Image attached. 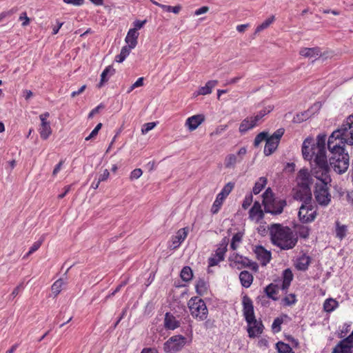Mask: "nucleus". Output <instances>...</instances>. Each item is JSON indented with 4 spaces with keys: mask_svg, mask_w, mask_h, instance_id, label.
I'll use <instances>...</instances> for the list:
<instances>
[{
    "mask_svg": "<svg viewBox=\"0 0 353 353\" xmlns=\"http://www.w3.org/2000/svg\"><path fill=\"white\" fill-rule=\"evenodd\" d=\"M326 135L317 136L316 142L313 139L307 138L302 145V154L304 159L310 161L311 174L316 179V182L330 183V166L326 155Z\"/></svg>",
    "mask_w": 353,
    "mask_h": 353,
    "instance_id": "obj_1",
    "label": "nucleus"
},
{
    "mask_svg": "<svg viewBox=\"0 0 353 353\" xmlns=\"http://www.w3.org/2000/svg\"><path fill=\"white\" fill-rule=\"evenodd\" d=\"M271 241L274 245L281 250H290L294 248L298 241L296 234L288 227L274 224L270 228Z\"/></svg>",
    "mask_w": 353,
    "mask_h": 353,
    "instance_id": "obj_2",
    "label": "nucleus"
},
{
    "mask_svg": "<svg viewBox=\"0 0 353 353\" xmlns=\"http://www.w3.org/2000/svg\"><path fill=\"white\" fill-rule=\"evenodd\" d=\"M327 142H330L332 149L336 146V144L343 147L345 144L353 145V114L331 134Z\"/></svg>",
    "mask_w": 353,
    "mask_h": 353,
    "instance_id": "obj_3",
    "label": "nucleus"
},
{
    "mask_svg": "<svg viewBox=\"0 0 353 353\" xmlns=\"http://www.w3.org/2000/svg\"><path fill=\"white\" fill-rule=\"evenodd\" d=\"M327 148L330 152L329 158L330 168L339 174L345 173L350 165L349 155L345 152V147L336 144V146L332 149L330 142H327Z\"/></svg>",
    "mask_w": 353,
    "mask_h": 353,
    "instance_id": "obj_4",
    "label": "nucleus"
},
{
    "mask_svg": "<svg viewBox=\"0 0 353 353\" xmlns=\"http://www.w3.org/2000/svg\"><path fill=\"white\" fill-rule=\"evenodd\" d=\"M263 204L265 212L280 214L287 203L285 199L274 197L271 188H268L263 194Z\"/></svg>",
    "mask_w": 353,
    "mask_h": 353,
    "instance_id": "obj_5",
    "label": "nucleus"
},
{
    "mask_svg": "<svg viewBox=\"0 0 353 353\" xmlns=\"http://www.w3.org/2000/svg\"><path fill=\"white\" fill-rule=\"evenodd\" d=\"M188 305L190 312L194 319L203 321L208 317V310L201 299L197 296L192 297L189 300Z\"/></svg>",
    "mask_w": 353,
    "mask_h": 353,
    "instance_id": "obj_6",
    "label": "nucleus"
},
{
    "mask_svg": "<svg viewBox=\"0 0 353 353\" xmlns=\"http://www.w3.org/2000/svg\"><path fill=\"white\" fill-rule=\"evenodd\" d=\"M328 183L325 182H315L314 196L316 202L322 206L328 205L331 201V194L327 187Z\"/></svg>",
    "mask_w": 353,
    "mask_h": 353,
    "instance_id": "obj_7",
    "label": "nucleus"
},
{
    "mask_svg": "<svg viewBox=\"0 0 353 353\" xmlns=\"http://www.w3.org/2000/svg\"><path fill=\"white\" fill-rule=\"evenodd\" d=\"M186 343V338L182 335L170 337L163 344V350L166 353H176L181 351Z\"/></svg>",
    "mask_w": 353,
    "mask_h": 353,
    "instance_id": "obj_8",
    "label": "nucleus"
},
{
    "mask_svg": "<svg viewBox=\"0 0 353 353\" xmlns=\"http://www.w3.org/2000/svg\"><path fill=\"white\" fill-rule=\"evenodd\" d=\"M317 215L316 208L311 202L303 203L299 211V217L302 223L313 221Z\"/></svg>",
    "mask_w": 353,
    "mask_h": 353,
    "instance_id": "obj_9",
    "label": "nucleus"
},
{
    "mask_svg": "<svg viewBox=\"0 0 353 353\" xmlns=\"http://www.w3.org/2000/svg\"><path fill=\"white\" fill-rule=\"evenodd\" d=\"M283 133L284 130L283 128H280L274 132L272 136L268 138L264 148V154L266 156H269L272 154L277 148L280 139L283 135Z\"/></svg>",
    "mask_w": 353,
    "mask_h": 353,
    "instance_id": "obj_10",
    "label": "nucleus"
},
{
    "mask_svg": "<svg viewBox=\"0 0 353 353\" xmlns=\"http://www.w3.org/2000/svg\"><path fill=\"white\" fill-rule=\"evenodd\" d=\"M230 261L234 264L237 269L243 268H250L252 270L256 272L258 270V265L250 261L247 257L243 256L238 254H233L229 258Z\"/></svg>",
    "mask_w": 353,
    "mask_h": 353,
    "instance_id": "obj_11",
    "label": "nucleus"
},
{
    "mask_svg": "<svg viewBox=\"0 0 353 353\" xmlns=\"http://www.w3.org/2000/svg\"><path fill=\"white\" fill-rule=\"evenodd\" d=\"M243 312L247 323H250L255 319L254 306L251 299L245 295L242 299Z\"/></svg>",
    "mask_w": 353,
    "mask_h": 353,
    "instance_id": "obj_12",
    "label": "nucleus"
},
{
    "mask_svg": "<svg viewBox=\"0 0 353 353\" xmlns=\"http://www.w3.org/2000/svg\"><path fill=\"white\" fill-rule=\"evenodd\" d=\"M311 173L307 169H301L299 171L296 176V185L310 188L314 180Z\"/></svg>",
    "mask_w": 353,
    "mask_h": 353,
    "instance_id": "obj_13",
    "label": "nucleus"
},
{
    "mask_svg": "<svg viewBox=\"0 0 353 353\" xmlns=\"http://www.w3.org/2000/svg\"><path fill=\"white\" fill-rule=\"evenodd\" d=\"M293 190L294 199L301 201L302 203L312 202L311 188L296 185Z\"/></svg>",
    "mask_w": 353,
    "mask_h": 353,
    "instance_id": "obj_14",
    "label": "nucleus"
},
{
    "mask_svg": "<svg viewBox=\"0 0 353 353\" xmlns=\"http://www.w3.org/2000/svg\"><path fill=\"white\" fill-rule=\"evenodd\" d=\"M49 116L50 114L48 112H45L39 116L41 122L39 128V133L41 138L44 140L47 139L52 134L50 123L47 121Z\"/></svg>",
    "mask_w": 353,
    "mask_h": 353,
    "instance_id": "obj_15",
    "label": "nucleus"
},
{
    "mask_svg": "<svg viewBox=\"0 0 353 353\" xmlns=\"http://www.w3.org/2000/svg\"><path fill=\"white\" fill-rule=\"evenodd\" d=\"M254 251L261 265L265 266L270 261L271 252L265 250L263 246H256Z\"/></svg>",
    "mask_w": 353,
    "mask_h": 353,
    "instance_id": "obj_16",
    "label": "nucleus"
},
{
    "mask_svg": "<svg viewBox=\"0 0 353 353\" xmlns=\"http://www.w3.org/2000/svg\"><path fill=\"white\" fill-rule=\"evenodd\" d=\"M251 321V323H248L247 330L249 337L254 338L263 332V326L262 323L257 321L256 319Z\"/></svg>",
    "mask_w": 353,
    "mask_h": 353,
    "instance_id": "obj_17",
    "label": "nucleus"
},
{
    "mask_svg": "<svg viewBox=\"0 0 353 353\" xmlns=\"http://www.w3.org/2000/svg\"><path fill=\"white\" fill-rule=\"evenodd\" d=\"M205 120V117L203 114H196L192 116L185 121V126L188 127L189 130L193 131L196 130L199 125H201Z\"/></svg>",
    "mask_w": 353,
    "mask_h": 353,
    "instance_id": "obj_18",
    "label": "nucleus"
},
{
    "mask_svg": "<svg viewBox=\"0 0 353 353\" xmlns=\"http://www.w3.org/2000/svg\"><path fill=\"white\" fill-rule=\"evenodd\" d=\"M188 232L185 228L180 229L176 234L174 236L172 237L171 244L170 247L174 250L179 247L181 243L187 237Z\"/></svg>",
    "mask_w": 353,
    "mask_h": 353,
    "instance_id": "obj_19",
    "label": "nucleus"
},
{
    "mask_svg": "<svg viewBox=\"0 0 353 353\" xmlns=\"http://www.w3.org/2000/svg\"><path fill=\"white\" fill-rule=\"evenodd\" d=\"M250 219L256 222H259L263 217V212L261 210V204L256 201L249 212Z\"/></svg>",
    "mask_w": 353,
    "mask_h": 353,
    "instance_id": "obj_20",
    "label": "nucleus"
},
{
    "mask_svg": "<svg viewBox=\"0 0 353 353\" xmlns=\"http://www.w3.org/2000/svg\"><path fill=\"white\" fill-rule=\"evenodd\" d=\"M299 54L304 57L314 59L322 55L321 50L318 47L302 48Z\"/></svg>",
    "mask_w": 353,
    "mask_h": 353,
    "instance_id": "obj_21",
    "label": "nucleus"
},
{
    "mask_svg": "<svg viewBox=\"0 0 353 353\" xmlns=\"http://www.w3.org/2000/svg\"><path fill=\"white\" fill-rule=\"evenodd\" d=\"M179 321H178L172 314H170L168 312L165 314L164 319V326L166 329L173 330L179 327Z\"/></svg>",
    "mask_w": 353,
    "mask_h": 353,
    "instance_id": "obj_22",
    "label": "nucleus"
},
{
    "mask_svg": "<svg viewBox=\"0 0 353 353\" xmlns=\"http://www.w3.org/2000/svg\"><path fill=\"white\" fill-rule=\"evenodd\" d=\"M138 36L139 33L135 29H130L125 41L130 48H134L137 44Z\"/></svg>",
    "mask_w": 353,
    "mask_h": 353,
    "instance_id": "obj_23",
    "label": "nucleus"
},
{
    "mask_svg": "<svg viewBox=\"0 0 353 353\" xmlns=\"http://www.w3.org/2000/svg\"><path fill=\"white\" fill-rule=\"evenodd\" d=\"M239 279L244 288H249L253 281V276L248 271H242L239 274Z\"/></svg>",
    "mask_w": 353,
    "mask_h": 353,
    "instance_id": "obj_24",
    "label": "nucleus"
},
{
    "mask_svg": "<svg viewBox=\"0 0 353 353\" xmlns=\"http://www.w3.org/2000/svg\"><path fill=\"white\" fill-rule=\"evenodd\" d=\"M217 83L218 81L216 80H211L208 81L205 86L199 88L198 94L206 95L210 94L212 92V88H214Z\"/></svg>",
    "mask_w": 353,
    "mask_h": 353,
    "instance_id": "obj_25",
    "label": "nucleus"
},
{
    "mask_svg": "<svg viewBox=\"0 0 353 353\" xmlns=\"http://www.w3.org/2000/svg\"><path fill=\"white\" fill-rule=\"evenodd\" d=\"M256 125L251 117H248L243 119L239 126V131L241 133H245L248 130L252 129Z\"/></svg>",
    "mask_w": 353,
    "mask_h": 353,
    "instance_id": "obj_26",
    "label": "nucleus"
},
{
    "mask_svg": "<svg viewBox=\"0 0 353 353\" xmlns=\"http://www.w3.org/2000/svg\"><path fill=\"white\" fill-rule=\"evenodd\" d=\"M228 244V240L224 238L221 243L219 244L218 248L215 251L214 255L221 259L224 260L225 254L227 251V247Z\"/></svg>",
    "mask_w": 353,
    "mask_h": 353,
    "instance_id": "obj_27",
    "label": "nucleus"
},
{
    "mask_svg": "<svg viewBox=\"0 0 353 353\" xmlns=\"http://www.w3.org/2000/svg\"><path fill=\"white\" fill-rule=\"evenodd\" d=\"M279 286L277 285L270 283L264 290L267 296L272 299V300H277V297L275 296L279 292Z\"/></svg>",
    "mask_w": 353,
    "mask_h": 353,
    "instance_id": "obj_28",
    "label": "nucleus"
},
{
    "mask_svg": "<svg viewBox=\"0 0 353 353\" xmlns=\"http://www.w3.org/2000/svg\"><path fill=\"white\" fill-rule=\"evenodd\" d=\"M242 160V158H238V157L236 154H230L228 155L225 159V167L226 168H234L236 163L237 162H241Z\"/></svg>",
    "mask_w": 353,
    "mask_h": 353,
    "instance_id": "obj_29",
    "label": "nucleus"
},
{
    "mask_svg": "<svg viewBox=\"0 0 353 353\" xmlns=\"http://www.w3.org/2000/svg\"><path fill=\"white\" fill-rule=\"evenodd\" d=\"M310 263V257L305 255H303L298 259L296 263V268L300 270H305L307 269Z\"/></svg>",
    "mask_w": 353,
    "mask_h": 353,
    "instance_id": "obj_30",
    "label": "nucleus"
},
{
    "mask_svg": "<svg viewBox=\"0 0 353 353\" xmlns=\"http://www.w3.org/2000/svg\"><path fill=\"white\" fill-rule=\"evenodd\" d=\"M283 281L282 283V289L287 290L289 288L290 283L293 279V274L290 269H286L283 271Z\"/></svg>",
    "mask_w": 353,
    "mask_h": 353,
    "instance_id": "obj_31",
    "label": "nucleus"
},
{
    "mask_svg": "<svg viewBox=\"0 0 353 353\" xmlns=\"http://www.w3.org/2000/svg\"><path fill=\"white\" fill-rule=\"evenodd\" d=\"M339 306V303L335 299H327L323 303V309L326 312H333Z\"/></svg>",
    "mask_w": 353,
    "mask_h": 353,
    "instance_id": "obj_32",
    "label": "nucleus"
},
{
    "mask_svg": "<svg viewBox=\"0 0 353 353\" xmlns=\"http://www.w3.org/2000/svg\"><path fill=\"white\" fill-rule=\"evenodd\" d=\"M114 73V69L111 66L109 65L105 68V69L102 72L101 74V81L99 84L98 85L99 88L102 87L103 83L108 81V78L107 77L108 75L112 76Z\"/></svg>",
    "mask_w": 353,
    "mask_h": 353,
    "instance_id": "obj_33",
    "label": "nucleus"
},
{
    "mask_svg": "<svg viewBox=\"0 0 353 353\" xmlns=\"http://www.w3.org/2000/svg\"><path fill=\"white\" fill-rule=\"evenodd\" d=\"M225 199V198H224L223 196H221L220 194H218L217 196H216V198L215 199V201H214L212 205V208H211V212L212 214H216L223 203V201Z\"/></svg>",
    "mask_w": 353,
    "mask_h": 353,
    "instance_id": "obj_34",
    "label": "nucleus"
},
{
    "mask_svg": "<svg viewBox=\"0 0 353 353\" xmlns=\"http://www.w3.org/2000/svg\"><path fill=\"white\" fill-rule=\"evenodd\" d=\"M196 292L200 295H204L208 291V283L203 279H199L195 285Z\"/></svg>",
    "mask_w": 353,
    "mask_h": 353,
    "instance_id": "obj_35",
    "label": "nucleus"
},
{
    "mask_svg": "<svg viewBox=\"0 0 353 353\" xmlns=\"http://www.w3.org/2000/svg\"><path fill=\"white\" fill-rule=\"evenodd\" d=\"M267 179L265 177H260L255 183L252 192L254 194H258L265 186Z\"/></svg>",
    "mask_w": 353,
    "mask_h": 353,
    "instance_id": "obj_36",
    "label": "nucleus"
},
{
    "mask_svg": "<svg viewBox=\"0 0 353 353\" xmlns=\"http://www.w3.org/2000/svg\"><path fill=\"white\" fill-rule=\"evenodd\" d=\"M336 236L339 239H343L347 232V227L345 225H341L339 221L336 222Z\"/></svg>",
    "mask_w": 353,
    "mask_h": 353,
    "instance_id": "obj_37",
    "label": "nucleus"
},
{
    "mask_svg": "<svg viewBox=\"0 0 353 353\" xmlns=\"http://www.w3.org/2000/svg\"><path fill=\"white\" fill-rule=\"evenodd\" d=\"M66 283L62 279H59L57 281H56L52 285L51 290L53 294H54L55 296H57L61 291L62 287Z\"/></svg>",
    "mask_w": 353,
    "mask_h": 353,
    "instance_id": "obj_38",
    "label": "nucleus"
},
{
    "mask_svg": "<svg viewBox=\"0 0 353 353\" xmlns=\"http://www.w3.org/2000/svg\"><path fill=\"white\" fill-rule=\"evenodd\" d=\"M279 353H294L292 347L287 343L279 341L276 345Z\"/></svg>",
    "mask_w": 353,
    "mask_h": 353,
    "instance_id": "obj_39",
    "label": "nucleus"
},
{
    "mask_svg": "<svg viewBox=\"0 0 353 353\" xmlns=\"http://www.w3.org/2000/svg\"><path fill=\"white\" fill-rule=\"evenodd\" d=\"M192 271L188 266L184 267L181 272V277L185 281H189L192 278Z\"/></svg>",
    "mask_w": 353,
    "mask_h": 353,
    "instance_id": "obj_40",
    "label": "nucleus"
},
{
    "mask_svg": "<svg viewBox=\"0 0 353 353\" xmlns=\"http://www.w3.org/2000/svg\"><path fill=\"white\" fill-rule=\"evenodd\" d=\"M234 187V183L232 182H229L224 185L221 192L219 193L224 198H226L229 194L232 192Z\"/></svg>",
    "mask_w": 353,
    "mask_h": 353,
    "instance_id": "obj_41",
    "label": "nucleus"
},
{
    "mask_svg": "<svg viewBox=\"0 0 353 353\" xmlns=\"http://www.w3.org/2000/svg\"><path fill=\"white\" fill-rule=\"evenodd\" d=\"M43 240H44V237L42 236L40 240L34 242L33 243V245H32V247L30 248V250L28 251V252L23 256V258H27L30 254H32V253L36 252L40 248V246L41 245Z\"/></svg>",
    "mask_w": 353,
    "mask_h": 353,
    "instance_id": "obj_42",
    "label": "nucleus"
},
{
    "mask_svg": "<svg viewBox=\"0 0 353 353\" xmlns=\"http://www.w3.org/2000/svg\"><path fill=\"white\" fill-rule=\"evenodd\" d=\"M268 133L266 132H260L259 134L256 135V137L254 139V146L257 147L259 145V144L263 141H267L268 138Z\"/></svg>",
    "mask_w": 353,
    "mask_h": 353,
    "instance_id": "obj_43",
    "label": "nucleus"
},
{
    "mask_svg": "<svg viewBox=\"0 0 353 353\" xmlns=\"http://www.w3.org/2000/svg\"><path fill=\"white\" fill-rule=\"evenodd\" d=\"M274 16L267 19L261 25L257 26V28H256L255 32L258 33V32L263 30L264 29H266L274 21Z\"/></svg>",
    "mask_w": 353,
    "mask_h": 353,
    "instance_id": "obj_44",
    "label": "nucleus"
},
{
    "mask_svg": "<svg viewBox=\"0 0 353 353\" xmlns=\"http://www.w3.org/2000/svg\"><path fill=\"white\" fill-rule=\"evenodd\" d=\"M297 233L300 237L306 239L309 236L310 229L307 226L300 225L297 227Z\"/></svg>",
    "mask_w": 353,
    "mask_h": 353,
    "instance_id": "obj_45",
    "label": "nucleus"
},
{
    "mask_svg": "<svg viewBox=\"0 0 353 353\" xmlns=\"http://www.w3.org/2000/svg\"><path fill=\"white\" fill-rule=\"evenodd\" d=\"M241 239H242V234L241 233L235 234L232 239V241H231V244H230L231 249H232L233 250H236L238 248L237 243L241 242Z\"/></svg>",
    "mask_w": 353,
    "mask_h": 353,
    "instance_id": "obj_46",
    "label": "nucleus"
},
{
    "mask_svg": "<svg viewBox=\"0 0 353 353\" xmlns=\"http://www.w3.org/2000/svg\"><path fill=\"white\" fill-rule=\"evenodd\" d=\"M19 20L22 21L21 26L23 27H26V26H28L30 22V19L27 16V13L26 12H23L20 14V16L19 17Z\"/></svg>",
    "mask_w": 353,
    "mask_h": 353,
    "instance_id": "obj_47",
    "label": "nucleus"
},
{
    "mask_svg": "<svg viewBox=\"0 0 353 353\" xmlns=\"http://www.w3.org/2000/svg\"><path fill=\"white\" fill-rule=\"evenodd\" d=\"M156 126V123L150 122L145 123L141 129L142 134H147L149 131L152 130Z\"/></svg>",
    "mask_w": 353,
    "mask_h": 353,
    "instance_id": "obj_48",
    "label": "nucleus"
},
{
    "mask_svg": "<svg viewBox=\"0 0 353 353\" xmlns=\"http://www.w3.org/2000/svg\"><path fill=\"white\" fill-rule=\"evenodd\" d=\"M102 127V123H99L97 125V126L94 128V129L91 132V133L85 138L86 141H89L91 139L96 137L100 130V129Z\"/></svg>",
    "mask_w": 353,
    "mask_h": 353,
    "instance_id": "obj_49",
    "label": "nucleus"
},
{
    "mask_svg": "<svg viewBox=\"0 0 353 353\" xmlns=\"http://www.w3.org/2000/svg\"><path fill=\"white\" fill-rule=\"evenodd\" d=\"M142 174H143V172H142L141 169H140V168L134 169V170H132L131 172L130 179L132 181L134 180V179H138L139 177H141Z\"/></svg>",
    "mask_w": 353,
    "mask_h": 353,
    "instance_id": "obj_50",
    "label": "nucleus"
},
{
    "mask_svg": "<svg viewBox=\"0 0 353 353\" xmlns=\"http://www.w3.org/2000/svg\"><path fill=\"white\" fill-rule=\"evenodd\" d=\"M223 261V259H221L214 254H213L208 259L209 267H212L218 265L221 261Z\"/></svg>",
    "mask_w": 353,
    "mask_h": 353,
    "instance_id": "obj_51",
    "label": "nucleus"
},
{
    "mask_svg": "<svg viewBox=\"0 0 353 353\" xmlns=\"http://www.w3.org/2000/svg\"><path fill=\"white\" fill-rule=\"evenodd\" d=\"M282 323H283L282 319H281L279 318L275 319L272 325V329L276 332L281 331V325L282 324Z\"/></svg>",
    "mask_w": 353,
    "mask_h": 353,
    "instance_id": "obj_52",
    "label": "nucleus"
},
{
    "mask_svg": "<svg viewBox=\"0 0 353 353\" xmlns=\"http://www.w3.org/2000/svg\"><path fill=\"white\" fill-rule=\"evenodd\" d=\"M283 301L286 305H290L295 303L296 300L295 298V295L293 294H290L288 296H285L284 298Z\"/></svg>",
    "mask_w": 353,
    "mask_h": 353,
    "instance_id": "obj_53",
    "label": "nucleus"
},
{
    "mask_svg": "<svg viewBox=\"0 0 353 353\" xmlns=\"http://www.w3.org/2000/svg\"><path fill=\"white\" fill-rule=\"evenodd\" d=\"M252 195L250 194L245 196L242 207L243 209H247L252 203Z\"/></svg>",
    "mask_w": 353,
    "mask_h": 353,
    "instance_id": "obj_54",
    "label": "nucleus"
},
{
    "mask_svg": "<svg viewBox=\"0 0 353 353\" xmlns=\"http://www.w3.org/2000/svg\"><path fill=\"white\" fill-rule=\"evenodd\" d=\"M67 4H72L75 6H80L84 3V0H63Z\"/></svg>",
    "mask_w": 353,
    "mask_h": 353,
    "instance_id": "obj_55",
    "label": "nucleus"
},
{
    "mask_svg": "<svg viewBox=\"0 0 353 353\" xmlns=\"http://www.w3.org/2000/svg\"><path fill=\"white\" fill-rule=\"evenodd\" d=\"M109 176H110V172L107 169H105L103 171V172L99 176L98 181L99 182L105 181L108 179Z\"/></svg>",
    "mask_w": 353,
    "mask_h": 353,
    "instance_id": "obj_56",
    "label": "nucleus"
},
{
    "mask_svg": "<svg viewBox=\"0 0 353 353\" xmlns=\"http://www.w3.org/2000/svg\"><path fill=\"white\" fill-rule=\"evenodd\" d=\"M132 49V48H130L129 46H123L122 48H121V54L124 57H127L130 52V50Z\"/></svg>",
    "mask_w": 353,
    "mask_h": 353,
    "instance_id": "obj_57",
    "label": "nucleus"
},
{
    "mask_svg": "<svg viewBox=\"0 0 353 353\" xmlns=\"http://www.w3.org/2000/svg\"><path fill=\"white\" fill-rule=\"evenodd\" d=\"M103 108V105L102 104L99 105L95 108L92 110V111L89 113L88 117L92 118L94 114H97L101 109Z\"/></svg>",
    "mask_w": 353,
    "mask_h": 353,
    "instance_id": "obj_58",
    "label": "nucleus"
},
{
    "mask_svg": "<svg viewBox=\"0 0 353 353\" xmlns=\"http://www.w3.org/2000/svg\"><path fill=\"white\" fill-rule=\"evenodd\" d=\"M152 3L160 7L161 8H162L163 10L166 11V12H171V6H166V5H163V4H161L155 1H152Z\"/></svg>",
    "mask_w": 353,
    "mask_h": 353,
    "instance_id": "obj_59",
    "label": "nucleus"
},
{
    "mask_svg": "<svg viewBox=\"0 0 353 353\" xmlns=\"http://www.w3.org/2000/svg\"><path fill=\"white\" fill-rule=\"evenodd\" d=\"M208 10H209V8L208 6H203V7L197 9L195 11L194 14L198 16V15L206 13Z\"/></svg>",
    "mask_w": 353,
    "mask_h": 353,
    "instance_id": "obj_60",
    "label": "nucleus"
},
{
    "mask_svg": "<svg viewBox=\"0 0 353 353\" xmlns=\"http://www.w3.org/2000/svg\"><path fill=\"white\" fill-rule=\"evenodd\" d=\"M145 23H146V20H143V21L137 20V21H134V29H135L137 31V30L141 29L145 25Z\"/></svg>",
    "mask_w": 353,
    "mask_h": 353,
    "instance_id": "obj_61",
    "label": "nucleus"
},
{
    "mask_svg": "<svg viewBox=\"0 0 353 353\" xmlns=\"http://www.w3.org/2000/svg\"><path fill=\"white\" fill-rule=\"evenodd\" d=\"M85 88H86V85H83L77 91L72 92L71 93V97H75L76 96L83 93L84 92V90H85Z\"/></svg>",
    "mask_w": 353,
    "mask_h": 353,
    "instance_id": "obj_62",
    "label": "nucleus"
},
{
    "mask_svg": "<svg viewBox=\"0 0 353 353\" xmlns=\"http://www.w3.org/2000/svg\"><path fill=\"white\" fill-rule=\"evenodd\" d=\"M143 85V78L140 77L132 84V88H137L138 87L142 86Z\"/></svg>",
    "mask_w": 353,
    "mask_h": 353,
    "instance_id": "obj_63",
    "label": "nucleus"
},
{
    "mask_svg": "<svg viewBox=\"0 0 353 353\" xmlns=\"http://www.w3.org/2000/svg\"><path fill=\"white\" fill-rule=\"evenodd\" d=\"M141 353H159V352L155 348L145 347L141 350Z\"/></svg>",
    "mask_w": 353,
    "mask_h": 353,
    "instance_id": "obj_64",
    "label": "nucleus"
}]
</instances>
